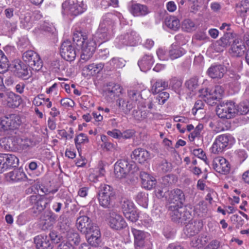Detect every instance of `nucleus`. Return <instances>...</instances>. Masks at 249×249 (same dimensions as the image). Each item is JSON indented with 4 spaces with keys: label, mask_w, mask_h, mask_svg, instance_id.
Here are the masks:
<instances>
[{
    "label": "nucleus",
    "mask_w": 249,
    "mask_h": 249,
    "mask_svg": "<svg viewBox=\"0 0 249 249\" xmlns=\"http://www.w3.org/2000/svg\"><path fill=\"white\" fill-rule=\"evenodd\" d=\"M129 100L126 101L124 98H119L117 103L118 107L124 113L127 114L135 106L138 102L142 99L141 91L135 89H131L127 90Z\"/></svg>",
    "instance_id": "nucleus-1"
},
{
    "label": "nucleus",
    "mask_w": 249,
    "mask_h": 249,
    "mask_svg": "<svg viewBox=\"0 0 249 249\" xmlns=\"http://www.w3.org/2000/svg\"><path fill=\"white\" fill-rule=\"evenodd\" d=\"M115 199V193L113 188L109 185H101L99 193V202L105 208H110L113 206Z\"/></svg>",
    "instance_id": "nucleus-2"
},
{
    "label": "nucleus",
    "mask_w": 249,
    "mask_h": 249,
    "mask_svg": "<svg viewBox=\"0 0 249 249\" xmlns=\"http://www.w3.org/2000/svg\"><path fill=\"white\" fill-rule=\"evenodd\" d=\"M224 90L219 86H216L213 89L208 88L202 89L199 90V96L205 102L211 106H213L221 98Z\"/></svg>",
    "instance_id": "nucleus-3"
},
{
    "label": "nucleus",
    "mask_w": 249,
    "mask_h": 249,
    "mask_svg": "<svg viewBox=\"0 0 249 249\" xmlns=\"http://www.w3.org/2000/svg\"><path fill=\"white\" fill-rule=\"evenodd\" d=\"M63 14L76 16L83 13L86 10V6L82 2L77 0H66L62 4Z\"/></svg>",
    "instance_id": "nucleus-4"
},
{
    "label": "nucleus",
    "mask_w": 249,
    "mask_h": 249,
    "mask_svg": "<svg viewBox=\"0 0 249 249\" xmlns=\"http://www.w3.org/2000/svg\"><path fill=\"white\" fill-rule=\"evenodd\" d=\"M216 112L219 118L229 119L237 113L236 107L233 102H223L217 106Z\"/></svg>",
    "instance_id": "nucleus-5"
},
{
    "label": "nucleus",
    "mask_w": 249,
    "mask_h": 249,
    "mask_svg": "<svg viewBox=\"0 0 249 249\" xmlns=\"http://www.w3.org/2000/svg\"><path fill=\"white\" fill-rule=\"evenodd\" d=\"M169 211L172 220L175 222L185 224L191 218V213L182 206L174 207L172 209L169 208Z\"/></svg>",
    "instance_id": "nucleus-6"
},
{
    "label": "nucleus",
    "mask_w": 249,
    "mask_h": 249,
    "mask_svg": "<svg viewBox=\"0 0 249 249\" xmlns=\"http://www.w3.org/2000/svg\"><path fill=\"white\" fill-rule=\"evenodd\" d=\"M131 231L134 238L136 249H152V244L149 241H145L147 233L133 227L131 228Z\"/></svg>",
    "instance_id": "nucleus-7"
},
{
    "label": "nucleus",
    "mask_w": 249,
    "mask_h": 249,
    "mask_svg": "<svg viewBox=\"0 0 249 249\" xmlns=\"http://www.w3.org/2000/svg\"><path fill=\"white\" fill-rule=\"evenodd\" d=\"M81 47V59L87 61L90 59L95 52L97 44L94 39L89 37L80 46Z\"/></svg>",
    "instance_id": "nucleus-8"
},
{
    "label": "nucleus",
    "mask_w": 249,
    "mask_h": 249,
    "mask_svg": "<svg viewBox=\"0 0 249 249\" xmlns=\"http://www.w3.org/2000/svg\"><path fill=\"white\" fill-rule=\"evenodd\" d=\"M22 58L33 70L38 71L42 67L43 63L39 55L33 51L29 50L24 53Z\"/></svg>",
    "instance_id": "nucleus-9"
},
{
    "label": "nucleus",
    "mask_w": 249,
    "mask_h": 249,
    "mask_svg": "<svg viewBox=\"0 0 249 249\" xmlns=\"http://www.w3.org/2000/svg\"><path fill=\"white\" fill-rule=\"evenodd\" d=\"M132 164L126 160H118L114 166V174L116 178L121 179L126 178L132 168Z\"/></svg>",
    "instance_id": "nucleus-10"
},
{
    "label": "nucleus",
    "mask_w": 249,
    "mask_h": 249,
    "mask_svg": "<svg viewBox=\"0 0 249 249\" xmlns=\"http://www.w3.org/2000/svg\"><path fill=\"white\" fill-rule=\"evenodd\" d=\"M232 139V137L228 134L217 136L212 147V152L214 154L222 153L228 146Z\"/></svg>",
    "instance_id": "nucleus-11"
},
{
    "label": "nucleus",
    "mask_w": 249,
    "mask_h": 249,
    "mask_svg": "<svg viewBox=\"0 0 249 249\" xmlns=\"http://www.w3.org/2000/svg\"><path fill=\"white\" fill-rule=\"evenodd\" d=\"M169 197V208L174 207L182 206L185 201V197L183 192L179 189H175L168 194Z\"/></svg>",
    "instance_id": "nucleus-12"
},
{
    "label": "nucleus",
    "mask_w": 249,
    "mask_h": 249,
    "mask_svg": "<svg viewBox=\"0 0 249 249\" xmlns=\"http://www.w3.org/2000/svg\"><path fill=\"white\" fill-rule=\"evenodd\" d=\"M122 209L125 218L134 222L138 219V214L136 212L134 203L130 200L125 199L122 202Z\"/></svg>",
    "instance_id": "nucleus-13"
},
{
    "label": "nucleus",
    "mask_w": 249,
    "mask_h": 249,
    "mask_svg": "<svg viewBox=\"0 0 249 249\" xmlns=\"http://www.w3.org/2000/svg\"><path fill=\"white\" fill-rule=\"evenodd\" d=\"M61 56L66 60L72 61L75 58L76 51L71 41L67 40L61 44L60 48Z\"/></svg>",
    "instance_id": "nucleus-14"
},
{
    "label": "nucleus",
    "mask_w": 249,
    "mask_h": 249,
    "mask_svg": "<svg viewBox=\"0 0 249 249\" xmlns=\"http://www.w3.org/2000/svg\"><path fill=\"white\" fill-rule=\"evenodd\" d=\"M56 218V215L52 212H45L40 218V228L43 231L51 228L55 223Z\"/></svg>",
    "instance_id": "nucleus-15"
},
{
    "label": "nucleus",
    "mask_w": 249,
    "mask_h": 249,
    "mask_svg": "<svg viewBox=\"0 0 249 249\" xmlns=\"http://www.w3.org/2000/svg\"><path fill=\"white\" fill-rule=\"evenodd\" d=\"M76 226L79 231L86 234L90 233L93 227H96L92 223L91 219L86 215H81L77 218Z\"/></svg>",
    "instance_id": "nucleus-16"
},
{
    "label": "nucleus",
    "mask_w": 249,
    "mask_h": 249,
    "mask_svg": "<svg viewBox=\"0 0 249 249\" xmlns=\"http://www.w3.org/2000/svg\"><path fill=\"white\" fill-rule=\"evenodd\" d=\"M29 201L32 205H34L32 210L33 213L36 214H39L47 207L46 203L45 202L42 195H32L29 197Z\"/></svg>",
    "instance_id": "nucleus-17"
},
{
    "label": "nucleus",
    "mask_w": 249,
    "mask_h": 249,
    "mask_svg": "<svg viewBox=\"0 0 249 249\" xmlns=\"http://www.w3.org/2000/svg\"><path fill=\"white\" fill-rule=\"evenodd\" d=\"M213 168L217 172L226 174L230 171V164L225 158L221 157L214 158L213 161Z\"/></svg>",
    "instance_id": "nucleus-18"
},
{
    "label": "nucleus",
    "mask_w": 249,
    "mask_h": 249,
    "mask_svg": "<svg viewBox=\"0 0 249 249\" xmlns=\"http://www.w3.org/2000/svg\"><path fill=\"white\" fill-rule=\"evenodd\" d=\"M109 225L112 229L119 230L125 227L126 223L121 215L112 212L110 213Z\"/></svg>",
    "instance_id": "nucleus-19"
},
{
    "label": "nucleus",
    "mask_w": 249,
    "mask_h": 249,
    "mask_svg": "<svg viewBox=\"0 0 249 249\" xmlns=\"http://www.w3.org/2000/svg\"><path fill=\"white\" fill-rule=\"evenodd\" d=\"M139 36L134 31H130L119 37L120 42L125 45L135 46L140 41Z\"/></svg>",
    "instance_id": "nucleus-20"
},
{
    "label": "nucleus",
    "mask_w": 249,
    "mask_h": 249,
    "mask_svg": "<svg viewBox=\"0 0 249 249\" xmlns=\"http://www.w3.org/2000/svg\"><path fill=\"white\" fill-rule=\"evenodd\" d=\"M234 39L232 35L230 33H226L217 40L214 45V48L217 52H221L228 46H229Z\"/></svg>",
    "instance_id": "nucleus-21"
},
{
    "label": "nucleus",
    "mask_w": 249,
    "mask_h": 249,
    "mask_svg": "<svg viewBox=\"0 0 249 249\" xmlns=\"http://www.w3.org/2000/svg\"><path fill=\"white\" fill-rule=\"evenodd\" d=\"M34 243L37 249H53V244L46 235H39L34 238Z\"/></svg>",
    "instance_id": "nucleus-22"
},
{
    "label": "nucleus",
    "mask_w": 249,
    "mask_h": 249,
    "mask_svg": "<svg viewBox=\"0 0 249 249\" xmlns=\"http://www.w3.org/2000/svg\"><path fill=\"white\" fill-rule=\"evenodd\" d=\"M226 71V68L222 65H213L207 70L208 75L213 79H221Z\"/></svg>",
    "instance_id": "nucleus-23"
},
{
    "label": "nucleus",
    "mask_w": 249,
    "mask_h": 249,
    "mask_svg": "<svg viewBox=\"0 0 249 249\" xmlns=\"http://www.w3.org/2000/svg\"><path fill=\"white\" fill-rule=\"evenodd\" d=\"M6 178L9 181L17 182L25 181L27 179V176L22 169L19 168L7 173Z\"/></svg>",
    "instance_id": "nucleus-24"
},
{
    "label": "nucleus",
    "mask_w": 249,
    "mask_h": 249,
    "mask_svg": "<svg viewBox=\"0 0 249 249\" xmlns=\"http://www.w3.org/2000/svg\"><path fill=\"white\" fill-rule=\"evenodd\" d=\"M13 69L19 77L26 79L30 76V69L20 61L17 60L14 62Z\"/></svg>",
    "instance_id": "nucleus-25"
},
{
    "label": "nucleus",
    "mask_w": 249,
    "mask_h": 249,
    "mask_svg": "<svg viewBox=\"0 0 249 249\" xmlns=\"http://www.w3.org/2000/svg\"><path fill=\"white\" fill-rule=\"evenodd\" d=\"M7 130L16 129L21 124V120L19 115L10 114L4 117Z\"/></svg>",
    "instance_id": "nucleus-26"
},
{
    "label": "nucleus",
    "mask_w": 249,
    "mask_h": 249,
    "mask_svg": "<svg viewBox=\"0 0 249 249\" xmlns=\"http://www.w3.org/2000/svg\"><path fill=\"white\" fill-rule=\"evenodd\" d=\"M131 158L140 163H143L150 158L148 151L142 148L135 149L131 155Z\"/></svg>",
    "instance_id": "nucleus-27"
},
{
    "label": "nucleus",
    "mask_w": 249,
    "mask_h": 249,
    "mask_svg": "<svg viewBox=\"0 0 249 249\" xmlns=\"http://www.w3.org/2000/svg\"><path fill=\"white\" fill-rule=\"evenodd\" d=\"M202 224L199 221H194L188 223L184 229V232L188 237L197 234L202 228Z\"/></svg>",
    "instance_id": "nucleus-28"
},
{
    "label": "nucleus",
    "mask_w": 249,
    "mask_h": 249,
    "mask_svg": "<svg viewBox=\"0 0 249 249\" xmlns=\"http://www.w3.org/2000/svg\"><path fill=\"white\" fill-rule=\"evenodd\" d=\"M245 47L241 40L235 39L230 50V53L234 57H239L244 54Z\"/></svg>",
    "instance_id": "nucleus-29"
},
{
    "label": "nucleus",
    "mask_w": 249,
    "mask_h": 249,
    "mask_svg": "<svg viewBox=\"0 0 249 249\" xmlns=\"http://www.w3.org/2000/svg\"><path fill=\"white\" fill-rule=\"evenodd\" d=\"M140 177L142 180V186L147 190L155 187L156 184V179L145 172H141Z\"/></svg>",
    "instance_id": "nucleus-30"
},
{
    "label": "nucleus",
    "mask_w": 249,
    "mask_h": 249,
    "mask_svg": "<svg viewBox=\"0 0 249 249\" xmlns=\"http://www.w3.org/2000/svg\"><path fill=\"white\" fill-rule=\"evenodd\" d=\"M154 63L153 56L151 55L145 54L139 60L138 64L142 71L146 72L149 70Z\"/></svg>",
    "instance_id": "nucleus-31"
},
{
    "label": "nucleus",
    "mask_w": 249,
    "mask_h": 249,
    "mask_svg": "<svg viewBox=\"0 0 249 249\" xmlns=\"http://www.w3.org/2000/svg\"><path fill=\"white\" fill-rule=\"evenodd\" d=\"M90 235L88 237V243L92 246H98L101 243V233L98 227H93L91 230Z\"/></svg>",
    "instance_id": "nucleus-32"
},
{
    "label": "nucleus",
    "mask_w": 249,
    "mask_h": 249,
    "mask_svg": "<svg viewBox=\"0 0 249 249\" xmlns=\"http://www.w3.org/2000/svg\"><path fill=\"white\" fill-rule=\"evenodd\" d=\"M116 17L111 13H107L104 15L100 22L99 27L101 29L111 30L114 24Z\"/></svg>",
    "instance_id": "nucleus-33"
},
{
    "label": "nucleus",
    "mask_w": 249,
    "mask_h": 249,
    "mask_svg": "<svg viewBox=\"0 0 249 249\" xmlns=\"http://www.w3.org/2000/svg\"><path fill=\"white\" fill-rule=\"evenodd\" d=\"M124 59L119 57H113L106 65V69L108 71H112L116 69L122 68L125 65Z\"/></svg>",
    "instance_id": "nucleus-34"
},
{
    "label": "nucleus",
    "mask_w": 249,
    "mask_h": 249,
    "mask_svg": "<svg viewBox=\"0 0 249 249\" xmlns=\"http://www.w3.org/2000/svg\"><path fill=\"white\" fill-rule=\"evenodd\" d=\"M131 12L134 16H142L147 15L149 11L146 5L135 3L131 5Z\"/></svg>",
    "instance_id": "nucleus-35"
},
{
    "label": "nucleus",
    "mask_w": 249,
    "mask_h": 249,
    "mask_svg": "<svg viewBox=\"0 0 249 249\" xmlns=\"http://www.w3.org/2000/svg\"><path fill=\"white\" fill-rule=\"evenodd\" d=\"M168 86V83L167 81L159 79L152 85L151 91L153 94H156L166 89Z\"/></svg>",
    "instance_id": "nucleus-36"
},
{
    "label": "nucleus",
    "mask_w": 249,
    "mask_h": 249,
    "mask_svg": "<svg viewBox=\"0 0 249 249\" xmlns=\"http://www.w3.org/2000/svg\"><path fill=\"white\" fill-rule=\"evenodd\" d=\"M3 158L4 159L5 166L7 170L16 167L18 165V159L14 155L9 154H2Z\"/></svg>",
    "instance_id": "nucleus-37"
},
{
    "label": "nucleus",
    "mask_w": 249,
    "mask_h": 249,
    "mask_svg": "<svg viewBox=\"0 0 249 249\" xmlns=\"http://www.w3.org/2000/svg\"><path fill=\"white\" fill-rule=\"evenodd\" d=\"M123 88L119 84L110 83L107 85L106 94L111 97L119 96L122 93Z\"/></svg>",
    "instance_id": "nucleus-38"
},
{
    "label": "nucleus",
    "mask_w": 249,
    "mask_h": 249,
    "mask_svg": "<svg viewBox=\"0 0 249 249\" xmlns=\"http://www.w3.org/2000/svg\"><path fill=\"white\" fill-rule=\"evenodd\" d=\"M16 30V25L14 23L3 19L0 21V31L5 34L12 33Z\"/></svg>",
    "instance_id": "nucleus-39"
},
{
    "label": "nucleus",
    "mask_w": 249,
    "mask_h": 249,
    "mask_svg": "<svg viewBox=\"0 0 249 249\" xmlns=\"http://www.w3.org/2000/svg\"><path fill=\"white\" fill-rule=\"evenodd\" d=\"M7 102L9 107L15 108L18 107L20 105L22 99L19 95L11 92L9 93Z\"/></svg>",
    "instance_id": "nucleus-40"
},
{
    "label": "nucleus",
    "mask_w": 249,
    "mask_h": 249,
    "mask_svg": "<svg viewBox=\"0 0 249 249\" xmlns=\"http://www.w3.org/2000/svg\"><path fill=\"white\" fill-rule=\"evenodd\" d=\"M66 242L70 243L71 245H78L80 242V237L79 234L72 229L69 230L67 232Z\"/></svg>",
    "instance_id": "nucleus-41"
},
{
    "label": "nucleus",
    "mask_w": 249,
    "mask_h": 249,
    "mask_svg": "<svg viewBox=\"0 0 249 249\" xmlns=\"http://www.w3.org/2000/svg\"><path fill=\"white\" fill-rule=\"evenodd\" d=\"M104 64L102 63L98 64L92 63L85 66L83 71H87L90 74H94L99 73L104 68Z\"/></svg>",
    "instance_id": "nucleus-42"
},
{
    "label": "nucleus",
    "mask_w": 249,
    "mask_h": 249,
    "mask_svg": "<svg viewBox=\"0 0 249 249\" xmlns=\"http://www.w3.org/2000/svg\"><path fill=\"white\" fill-rule=\"evenodd\" d=\"M186 51L182 48L176 45H172L169 51V56L171 59H177L185 53Z\"/></svg>",
    "instance_id": "nucleus-43"
},
{
    "label": "nucleus",
    "mask_w": 249,
    "mask_h": 249,
    "mask_svg": "<svg viewBox=\"0 0 249 249\" xmlns=\"http://www.w3.org/2000/svg\"><path fill=\"white\" fill-rule=\"evenodd\" d=\"M165 24L168 28L174 31L178 30L180 25L179 20L174 17L166 18Z\"/></svg>",
    "instance_id": "nucleus-44"
},
{
    "label": "nucleus",
    "mask_w": 249,
    "mask_h": 249,
    "mask_svg": "<svg viewBox=\"0 0 249 249\" xmlns=\"http://www.w3.org/2000/svg\"><path fill=\"white\" fill-rule=\"evenodd\" d=\"M89 38L87 37L86 33H83L81 31L76 30L73 33L72 39L77 46H79L83 43V41H86Z\"/></svg>",
    "instance_id": "nucleus-45"
},
{
    "label": "nucleus",
    "mask_w": 249,
    "mask_h": 249,
    "mask_svg": "<svg viewBox=\"0 0 249 249\" xmlns=\"http://www.w3.org/2000/svg\"><path fill=\"white\" fill-rule=\"evenodd\" d=\"M33 25V20L30 14L26 13L20 18V26L27 30L30 29Z\"/></svg>",
    "instance_id": "nucleus-46"
},
{
    "label": "nucleus",
    "mask_w": 249,
    "mask_h": 249,
    "mask_svg": "<svg viewBox=\"0 0 249 249\" xmlns=\"http://www.w3.org/2000/svg\"><path fill=\"white\" fill-rule=\"evenodd\" d=\"M185 86L190 91L195 92L199 86L198 78L196 77L191 78L185 82Z\"/></svg>",
    "instance_id": "nucleus-47"
},
{
    "label": "nucleus",
    "mask_w": 249,
    "mask_h": 249,
    "mask_svg": "<svg viewBox=\"0 0 249 249\" xmlns=\"http://www.w3.org/2000/svg\"><path fill=\"white\" fill-rule=\"evenodd\" d=\"M110 32V30L101 29V28L99 27L96 36L102 42H106L111 37Z\"/></svg>",
    "instance_id": "nucleus-48"
},
{
    "label": "nucleus",
    "mask_w": 249,
    "mask_h": 249,
    "mask_svg": "<svg viewBox=\"0 0 249 249\" xmlns=\"http://www.w3.org/2000/svg\"><path fill=\"white\" fill-rule=\"evenodd\" d=\"M89 142L88 136L84 134L80 133L74 139L75 144L76 148L79 151L81 149V145L88 143Z\"/></svg>",
    "instance_id": "nucleus-49"
},
{
    "label": "nucleus",
    "mask_w": 249,
    "mask_h": 249,
    "mask_svg": "<svg viewBox=\"0 0 249 249\" xmlns=\"http://www.w3.org/2000/svg\"><path fill=\"white\" fill-rule=\"evenodd\" d=\"M9 61L3 52L0 50V73H4L8 70Z\"/></svg>",
    "instance_id": "nucleus-50"
},
{
    "label": "nucleus",
    "mask_w": 249,
    "mask_h": 249,
    "mask_svg": "<svg viewBox=\"0 0 249 249\" xmlns=\"http://www.w3.org/2000/svg\"><path fill=\"white\" fill-rule=\"evenodd\" d=\"M149 111L144 110L141 111L139 109H134L132 111V115L134 118L138 121H142L148 117Z\"/></svg>",
    "instance_id": "nucleus-51"
},
{
    "label": "nucleus",
    "mask_w": 249,
    "mask_h": 249,
    "mask_svg": "<svg viewBox=\"0 0 249 249\" xmlns=\"http://www.w3.org/2000/svg\"><path fill=\"white\" fill-rule=\"evenodd\" d=\"M138 203L143 207H146L148 205V195L143 192H139L135 198Z\"/></svg>",
    "instance_id": "nucleus-52"
},
{
    "label": "nucleus",
    "mask_w": 249,
    "mask_h": 249,
    "mask_svg": "<svg viewBox=\"0 0 249 249\" xmlns=\"http://www.w3.org/2000/svg\"><path fill=\"white\" fill-rule=\"evenodd\" d=\"M12 140L11 137L2 138L0 140V145L6 150L13 151Z\"/></svg>",
    "instance_id": "nucleus-53"
},
{
    "label": "nucleus",
    "mask_w": 249,
    "mask_h": 249,
    "mask_svg": "<svg viewBox=\"0 0 249 249\" xmlns=\"http://www.w3.org/2000/svg\"><path fill=\"white\" fill-rule=\"evenodd\" d=\"M237 113L239 114H246L249 111V101H245L241 102L236 107Z\"/></svg>",
    "instance_id": "nucleus-54"
},
{
    "label": "nucleus",
    "mask_w": 249,
    "mask_h": 249,
    "mask_svg": "<svg viewBox=\"0 0 249 249\" xmlns=\"http://www.w3.org/2000/svg\"><path fill=\"white\" fill-rule=\"evenodd\" d=\"M195 23L194 22L190 19H186L184 20L182 23V29L186 32H191L195 29Z\"/></svg>",
    "instance_id": "nucleus-55"
},
{
    "label": "nucleus",
    "mask_w": 249,
    "mask_h": 249,
    "mask_svg": "<svg viewBox=\"0 0 249 249\" xmlns=\"http://www.w3.org/2000/svg\"><path fill=\"white\" fill-rule=\"evenodd\" d=\"M236 8L241 13H246L249 9V3L247 0L241 1L236 4Z\"/></svg>",
    "instance_id": "nucleus-56"
},
{
    "label": "nucleus",
    "mask_w": 249,
    "mask_h": 249,
    "mask_svg": "<svg viewBox=\"0 0 249 249\" xmlns=\"http://www.w3.org/2000/svg\"><path fill=\"white\" fill-rule=\"evenodd\" d=\"M58 226L59 227L60 230L63 232L65 231L67 232V231L70 230L69 223L67 218H65L64 217H60Z\"/></svg>",
    "instance_id": "nucleus-57"
},
{
    "label": "nucleus",
    "mask_w": 249,
    "mask_h": 249,
    "mask_svg": "<svg viewBox=\"0 0 249 249\" xmlns=\"http://www.w3.org/2000/svg\"><path fill=\"white\" fill-rule=\"evenodd\" d=\"M182 82L177 78H173L171 80L170 85L173 90L176 92H179L182 86Z\"/></svg>",
    "instance_id": "nucleus-58"
},
{
    "label": "nucleus",
    "mask_w": 249,
    "mask_h": 249,
    "mask_svg": "<svg viewBox=\"0 0 249 249\" xmlns=\"http://www.w3.org/2000/svg\"><path fill=\"white\" fill-rule=\"evenodd\" d=\"M231 220L235 227L239 229L242 226L244 223V220L242 217L237 214H234L231 217Z\"/></svg>",
    "instance_id": "nucleus-59"
},
{
    "label": "nucleus",
    "mask_w": 249,
    "mask_h": 249,
    "mask_svg": "<svg viewBox=\"0 0 249 249\" xmlns=\"http://www.w3.org/2000/svg\"><path fill=\"white\" fill-rule=\"evenodd\" d=\"M156 99L160 105H163L169 98V93L166 91L160 92L158 93Z\"/></svg>",
    "instance_id": "nucleus-60"
},
{
    "label": "nucleus",
    "mask_w": 249,
    "mask_h": 249,
    "mask_svg": "<svg viewBox=\"0 0 249 249\" xmlns=\"http://www.w3.org/2000/svg\"><path fill=\"white\" fill-rule=\"evenodd\" d=\"M22 142H20V150L26 149L30 146H32L34 145V142L31 139L24 138H22Z\"/></svg>",
    "instance_id": "nucleus-61"
},
{
    "label": "nucleus",
    "mask_w": 249,
    "mask_h": 249,
    "mask_svg": "<svg viewBox=\"0 0 249 249\" xmlns=\"http://www.w3.org/2000/svg\"><path fill=\"white\" fill-rule=\"evenodd\" d=\"M101 140L104 142V147L108 151H111L115 148V145L110 142L107 141V137L103 136L101 137Z\"/></svg>",
    "instance_id": "nucleus-62"
},
{
    "label": "nucleus",
    "mask_w": 249,
    "mask_h": 249,
    "mask_svg": "<svg viewBox=\"0 0 249 249\" xmlns=\"http://www.w3.org/2000/svg\"><path fill=\"white\" fill-rule=\"evenodd\" d=\"M168 192V189L164 187L161 189L159 188L155 191L156 196L159 198H161L163 197L167 198V193Z\"/></svg>",
    "instance_id": "nucleus-63"
},
{
    "label": "nucleus",
    "mask_w": 249,
    "mask_h": 249,
    "mask_svg": "<svg viewBox=\"0 0 249 249\" xmlns=\"http://www.w3.org/2000/svg\"><path fill=\"white\" fill-rule=\"evenodd\" d=\"M12 139V145H13V151L20 150V142H22L21 138L17 137L16 136H11Z\"/></svg>",
    "instance_id": "nucleus-64"
}]
</instances>
